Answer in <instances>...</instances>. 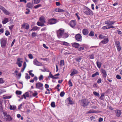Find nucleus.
I'll use <instances>...</instances> for the list:
<instances>
[{
    "label": "nucleus",
    "instance_id": "f257e3e1",
    "mask_svg": "<svg viewBox=\"0 0 122 122\" xmlns=\"http://www.w3.org/2000/svg\"><path fill=\"white\" fill-rule=\"evenodd\" d=\"M40 22H38L37 25L40 26H42L45 25L44 23L46 22L45 18L43 16H41L39 18Z\"/></svg>",
    "mask_w": 122,
    "mask_h": 122
},
{
    "label": "nucleus",
    "instance_id": "f03ea898",
    "mask_svg": "<svg viewBox=\"0 0 122 122\" xmlns=\"http://www.w3.org/2000/svg\"><path fill=\"white\" fill-rule=\"evenodd\" d=\"M0 44L2 48H4L6 46L7 43V40L2 38L0 39Z\"/></svg>",
    "mask_w": 122,
    "mask_h": 122
},
{
    "label": "nucleus",
    "instance_id": "7ed1b4c3",
    "mask_svg": "<svg viewBox=\"0 0 122 122\" xmlns=\"http://www.w3.org/2000/svg\"><path fill=\"white\" fill-rule=\"evenodd\" d=\"M64 29H60L57 31V35L59 38H60L62 37L63 34L64 33Z\"/></svg>",
    "mask_w": 122,
    "mask_h": 122
},
{
    "label": "nucleus",
    "instance_id": "20e7f679",
    "mask_svg": "<svg viewBox=\"0 0 122 122\" xmlns=\"http://www.w3.org/2000/svg\"><path fill=\"white\" fill-rule=\"evenodd\" d=\"M89 103L87 100H81L80 102V104L83 107L86 106Z\"/></svg>",
    "mask_w": 122,
    "mask_h": 122
},
{
    "label": "nucleus",
    "instance_id": "39448f33",
    "mask_svg": "<svg viewBox=\"0 0 122 122\" xmlns=\"http://www.w3.org/2000/svg\"><path fill=\"white\" fill-rule=\"evenodd\" d=\"M36 88L42 90L43 89V84L41 82H38L36 84Z\"/></svg>",
    "mask_w": 122,
    "mask_h": 122
},
{
    "label": "nucleus",
    "instance_id": "423d86ee",
    "mask_svg": "<svg viewBox=\"0 0 122 122\" xmlns=\"http://www.w3.org/2000/svg\"><path fill=\"white\" fill-rule=\"evenodd\" d=\"M84 13L87 15H93V12L88 8H87L85 10Z\"/></svg>",
    "mask_w": 122,
    "mask_h": 122
},
{
    "label": "nucleus",
    "instance_id": "0eeeda50",
    "mask_svg": "<svg viewBox=\"0 0 122 122\" xmlns=\"http://www.w3.org/2000/svg\"><path fill=\"white\" fill-rule=\"evenodd\" d=\"M57 22V20L55 19L52 18L48 20V23L50 24H54Z\"/></svg>",
    "mask_w": 122,
    "mask_h": 122
},
{
    "label": "nucleus",
    "instance_id": "6e6552de",
    "mask_svg": "<svg viewBox=\"0 0 122 122\" xmlns=\"http://www.w3.org/2000/svg\"><path fill=\"white\" fill-rule=\"evenodd\" d=\"M75 37L76 39L78 41H81L82 40V36L80 34L76 35Z\"/></svg>",
    "mask_w": 122,
    "mask_h": 122
},
{
    "label": "nucleus",
    "instance_id": "1a4fd4ad",
    "mask_svg": "<svg viewBox=\"0 0 122 122\" xmlns=\"http://www.w3.org/2000/svg\"><path fill=\"white\" fill-rule=\"evenodd\" d=\"M115 43L118 51H119L121 50V47L119 42L118 41H116Z\"/></svg>",
    "mask_w": 122,
    "mask_h": 122
},
{
    "label": "nucleus",
    "instance_id": "9d476101",
    "mask_svg": "<svg viewBox=\"0 0 122 122\" xmlns=\"http://www.w3.org/2000/svg\"><path fill=\"white\" fill-rule=\"evenodd\" d=\"M4 119L6 121L10 122L12 120L11 117L9 115L6 116L5 117V118Z\"/></svg>",
    "mask_w": 122,
    "mask_h": 122
},
{
    "label": "nucleus",
    "instance_id": "9b49d317",
    "mask_svg": "<svg viewBox=\"0 0 122 122\" xmlns=\"http://www.w3.org/2000/svg\"><path fill=\"white\" fill-rule=\"evenodd\" d=\"M76 25V24L75 20H72L70 22V25L72 27H74Z\"/></svg>",
    "mask_w": 122,
    "mask_h": 122
},
{
    "label": "nucleus",
    "instance_id": "f8f14e48",
    "mask_svg": "<svg viewBox=\"0 0 122 122\" xmlns=\"http://www.w3.org/2000/svg\"><path fill=\"white\" fill-rule=\"evenodd\" d=\"M34 64L36 65L40 66L42 65V64L38 62L36 59L35 60L33 61Z\"/></svg>",
    "mask_w": 122,
    "mask_h": 122
},
{
    "label": "nucleus",
    "instance_id": "ddd939ff",
    "mask_svg": "<svg viewBox=\"0 0 122 122\" xmlns=\"http://www.w3.org/2000/svg\"><path fill=\"white\" fill-rule=\"evenodd\" d=\"M29 94L28 92H26L25 94H24L22 96L21 99H23V97L25 99H26V97H29Z\"/></svg>",
    "mask_w": 122,
    "mask_h": 122
},
{
    "label": "nucleus",
    "instance_id": "4468645a",
    "mask_svg": "<svg viewBox=\"0 0 122 122\" xmlns=\"http://www.w3.org/2000/svg\"><path fill=\"white\" fill-rule=\"evenodd\" d=\"M82 33L84 35H87L89 32L88 30L86 29H84L82 30Z\"/></svg>",
    "mask_w": 122,
    "mask_h": 122
},
{
    "label": "nucleus",
    "instance_id": "2eb2a0df",
    "mask_svg": "<svg viewBox=\"0 0 122 122\" xmlns=\"http://www.w3.org/2000/svg\"><path fill=\"white\" fill-rule=\"evenodd\" d=\"M101 71L103 74V77L104 78H106L107 76V74L106 71L103 69H101Z\"/></svg>",
    "mask_w": 122,
    "mask_h": 122
},
{
    "label": "nucleus",
    "instance_id": "dca6fc26",
    "mask_svg": "<svg viewBox=\"0 0 122 122\" xmlns=\"http://www.w3.org/2000/svg\"><path fill=\"white\" fill-rule=\"evenodd\" d=\"M121 114V111L119 110H117L116 112V115L117 117H119L120 116Z\"/></svg>",
    "mask_w": 122,
    "mask_h": 122
},
{
    "label": "nucleus",
    "instance_id": "f3484780",
    "mask_svg": "<svg viewBox=\"0 0 122 122\" xmlns=\"http://www.w3.org/2000/svg\"><path fill=\"white\" fill-rule=\"evenodd\" d=\"M115 22L114 21H107L105 22V24H107L108 25H112L113 24L115 23Z\"/></svg>",
    "mask_w": 122,
    "mask_h": 122
},
{
    "label": "nucleus",
    "instance_id": "a211bd4d",
    "mask_svg": "<svg viewBox=\"0 0 122 122\" xmlns=\"http://www.w3.org/2000/svg\"><path fill=\"white\" fill-rule=\"evenodd\" d=\"M108 42V38H105L101 41V42L103 44H105L107 43Z\"/></svg>",
    "mask_w": 122,
    "mask_h": 122
},
{
    "label": "nucleus",
    "instance_id": "6ab92c4d",
    "mask_svg": "<svg viewBox=\"0 0 122 122\" xmlns=\"http://www.w3.org/2000/svg\"><path fill=\"white\" fill-rule=\"evenodd\" d=\"M66 101L69 102L68 103L72 104H73V102L71 99L70 97H69L66 99Z\"/></svg>",
    "mask_w": 122,
    "mask_h": 122
},
{
    "label": "nucleus",
    "instance_id": "aec40b11",
    "mask_svg": "<svg viewBox=\"0 0 122 122\" xmlns=\"http://www.w3.org/2000/svg\"><path fill=\"white\" fill-rule=\"evenodd\" d=\"M3 12L6 15H8L10 14V13L7 10L4 8L2 9Z\"/></svg>",
    "mask_w": 122,
    "mask_h": 122
},
{
    "label": "nucleus",
    "instance_id": "412c9836",
    "mask_svg": "<svg viewBox=\"0 0 122 122\" xmlns=\"http://www.w3.org/2000/svg\"><path fill=\"white\" fill-rule=\"evenodd\" d=\"M79 46L80 45L79 44L76 43H75L72 45L73 47L77 48H79Z\"/></svg>",
    "mask_w": 122,
    "mask_h": 122
},
{
    "label": "nucleus",
    "instance_id": "4be33fe9",
    "mask_svg": "<svg viewBox=\"0 0 122 122\" xmlns=\"http://www.w3.org/2000/svg\"><path fill=\"white\" fill-rule=\"evenodd\" d=\"M22 27L26 29H28L29 27V25L27 24L22 25Z\"/></svg>",
    "mask_w": 122,
    "mask_h": 122
},
{
    "label": "nucleus",
    "instance_id": "5701e85b",
    "mask_svg": "<svg viewBox=\"0 0 122 122\" xmlns=\"http://www.w3.org/2000/svg\"><path fill=\"white\" fill-rule=\"evenodd\" d=\"M49 77L51 78L52 79H56L58 78V77H55L53 76L52 74H51V72H50L49 76H48V78H49Z\"/></svg>",
    "mask_w": 122,
    "mask_h": 122
},
{
    "label": "nucleus",
    "instance_id": "b1692460",
    "mask_svg": "<svg viewBox=\"0 0 122 122\" xmlns=\"http://www.w3.org/2000/svg\"><path fill=\"white\" fill-rule=\"evenodd\" d=\"M77 71L75 69H74L73 71L71 74L70 75L71 76H72L74 75L77 73Z\"/></svg>",
    "mask_w": 122,
    "mask_h": 122
},
{
    "label": "nucleus",
    "instance_id": "393cba45",
    "mask_svg": "<svg viewBox=\"0 0 122 122\" xmlns=\"http://www.w3.org/2000/svg\"><path fill=\"white\" fill-rule=\"evenodd\" d=\"M56 11L58 12H62L64 11V10L60 8H56L55 10Z\"/></svg>",
    "mask_w": 122,
    "mask_h": 122
},
{
    "label": "nucleus",
    "instance_id": "a878e982",
    "mask_svg": "<svg viewBox=\"0 0 122 122\" xmlns=\"http://www.w3.org/2000/svg\"><path fill=\"white\" fill-rule=\"evenodd\" d=\"M21 76V73H20L15 74V77L18 79H20Z\"/></svg>",
    "mask_w": 122,
    "mask_h": 122
},
{
    "label": "nucleus",
    "instance_id": "bb28decb",
    "mask_svg": "<svg viewBox=\"0 0 122 122\" xmlns=\"http://www.w3.org/2000/svg\"><path fill=\"white\" fill-rule=\"evenodd\" d=\"M8 19L7 18H5L4 19V20L2 21V23L3 24H6L8 22Z\"/></svg>",
    "mask_w": 122,
    "mask_h": 122
},
{
    "label": "nucleus",
    "instance_id": "cd10ccee",
    "mask_svg": "<svg viewBox=\"0 0 122 122\" xmlns=\"http://www.w3.org/2000/svg\"><path fill=\"white\" fill-rule=\"evenodd\" d=\"M26 66V64L25 62H24L23 64V68H22L21 70V72H23L24 71Z\"/></svg>",
    "mask_w": 122,
    "mask_h": 122
},
{
    "label": "nucleus",
    "instance_id": "c85d7f7f",
    "mask_svg": "<svg viewBox=\"0 0 122 122\" xmlns=\"http://www.w3.org/2000/svg\"><path fill=\"white\" fill-rule=\"evenodd\" d=\"M97 66L99 68H100L101 67V65L102 63L100 62H99L98 61H97Z\"/></svg>",
    "mask_w": 122,
    "mask_h": 122
},
{
    "label": "nucleus",
    "instance_id": "c756f323",
    "mask_svg": "<svg viewBox=\"0 0 122 122\" xmlns=\"http://www.w3.org/2000/svg\"><path fill=\"white\" fill-rule=\"evenodd\" d=\"M68 36V34L66 33H64L62 37L63 38H66Z\"/></svg>",
    "mask_w": 122,
    "mask_h": 122
},
{
    "label": "nucleus",
    "instance_id": "7c9ffc66",
    "mask_svg": "<svg viewBox=\"0 0 122 122\" xmlns=\"http://www.w3.org/2000/svg\"><path fill=\"white\" fill-rule=\"evenodd\" d=\"M40 1V0H32V1L33 3L34 4H38L39 3Z\"/></svg>",
    "mask_w": 122,
    "mask_h": 122
},
{
    "label": "nucleus",
    "instance_id": "2f4dec72",
    "mask_svg": "<svg viewBox=\"0 0 122 122\" xmlns=\"http://www.w3.org/2000/svg\"><path fill=\"white\" fill-rule=\"evenodd\" d=\"M99 75V73L97 71L95 73L93 74L92 75V77H95L97 75Z\"/></svg>",
    "mask_w": 122,
    "mask_h": 122
},
{
    "label": "nucleus",
    "instance_id": "473e14b6",
    "mask_svg": "<svg viewBox=\"0 0 122 122\" xmlns=\"http://www.w3.org/2000/svg\"><path fill=\"white\" fill-rule=\"evenodd\" d=\"M64 61L61 60L60 61V65L61 66H62L64 65Z\"/></svg>",
    "mask_w": 122,
    "mask_h": 122
},
{
    "label": "nucleus",
    "instance_id": "72a5a7b5",
    "mask_svg": "<svg viewBox=\"0 0 122 122\" xmlns=\"http://www.w3.org/2000/svg\"><path fill=\"white\" fill-rule=\"evenodd\" d=\"M38 27L37 26H35L32 28V29H31V31L33 30L34 31H35L38 29Z\"/></svg>",
    "mask_w": 122,
    "mask_h": 122
},
{
    "label": "nucleus",
    "instance_id": "f704fd0d",
    "mask_svg": "<svg viewBox=\"0 0 122 122\" xmlns=\"http://www.w3.org/2000/svg\"><path fill=\"white\" fill-rule=\"evenodd\" d=\"M89 35L91 36H94V32L92 31H91L89 33Z\"/></svg>",
    "mask_w": 122,
    "mask_h": 122
},
{
    "label": "nucleus",
    "instance_id": "c9c22d12",
    "mask_svg": "<svg viewBox=\"0 0 122 122\" xmlns=\"http://www.w3.org/2000/svg\"><path fill=\"white\" fill-rule=\"evenodd\" d=\"M51 106L53 107H55V103L54 102H52L51 104Z\"/></svg>",
    "mask_w": 122,
    "mask_h": 122
},
{
    "label": "nucleus",
    "instance_id": "e433bc0d",
    "mask_svg": "<svg viewBox=\"0 0 122 122\" xmlns=\"http://www.w3.org/2000/svg\"><path fill=\"white\" fill-rule=\"evenodd\" d=\"M3 113L4 115V117H6L9 115L6 112L4 111H3Z\"/></svg>",
    "mask_w": 122,
    "mask_h": 122
},
{
    "label": "nucleus",
    "instance_id": "4c0bfd02",
    "mask_svg": "<svg viewBox=\"0 0 122 122\" xmlns=\"http://www.w3.org/2000/svg\"><path fill=\"white\" fill-rule=\"evenodd\" d=\"M22 92L20 91H16L15 93L17 95H21Z\"/></svg>",
    "mask_w": 122,
    "mask_h": 122
},
{
    "label": "nucleus",
    "instance_id": "58836bf2",
    "mask_svg": "<svg viewBox=\"0 0 122 122\" xmlns=\"http://www.w3.org/2000/svg\"><path fill=\"white\" fill-rule=\"evenodd\" d=\"M30 76L28 75V73H25V78L26 79H29L30 78Z\"/></svg>",
    "mask_w": 122,
    "mask_h": 122
},
{
    "label": "nucleus",
    "instance_id": "ea45409f",
    "mask_svg": "<svg viewBox=\"0 0 122 122\" xmlns=\"http://www.w3.org/2000/svg\"><path fill=\"white\" fill-rule=\"evenodd\" d=\"M88 57L90 59H93L94 58V56L93 54H91L89 55L88 56Z\"/></svg>",
    "mask_w": 122,
    "mask_h": 122
},
{
    "label": "nucleus",
    "instance_id": "a19ab883",
    "mask_svg": "<svg viewBox=\"0 0 122 122\" xmlns=\"http://www.w3.org/2000/svg\"><path fill=\"white\" fill-rule=\"evenodd\" d=\"M37 33L35 32H33L32 33L31 36L33 37L36 36Z\"/></svg>",
    "mask_w": 122,
    "mask_h": 122
},
{
    "label": "nucleus",
    "instance_id": "79ce46f5",
    "mask_svg": "<svg viewBox=\"0 0 122 122\" xmlns=\"http://www.w3.org/2000/svg\"><path fill=\"white\" fill-rule=\"evenodd\" d=\"M5 82L4 81L2 78H0V84L4 83Z\"/></svg>",
    "mask_w": 122,
    "mask_h": 122
},
{
    "label": "nucleus",
    "instance_id": "37998d69",
    "mask_svg": "<svg viewBox=\"0 0 122 122\" xmlns=\"http://www.w3.org/2000/svg\"><path fill=\"white\" fill-rule=\"evenodd\" d=\"M81 57H77L76 58V60L78 62H80V61L81 60Z\"/></svg>",
    "mask_w": 122,
    "mask_h": 122
},
{
    "label": "nucleus",
    "instance_id": "c03bdc74",
    "mask_svg": "<svg viewBox=\"0 0 122 122\" xmlns=\"http://www.w3.org/2000/svg\"><path fill=\"white\" fill-rule=\"evenodd\" d=\"M68 84L69 86H72V84L71 82V80H70L69 81H68Z\"/></svg>",
    "mask_w": 122,
    "mask_h": 122
},
{
    "label": "nucleus",
    "instance_id": "a18cd8bd",
    "mask_svg": "<svg viewBox=\"0 0 122 122\" xmlns=\"http://www.w3.org/2000/svg\"><path fill=\"white\" fill-rule=\"evenodd\" d=\"M78 49V50L79 51H81L82 50H83L84 49V48L83 47H79V48Z\"/></svg>",
    "mask_w": 122,
    "mask_h": 122
},
{
    "label": "nucleus",
    "instance_id": "49530a36",
    "mask_svg": "<svg viewBox=\"0 0 122 122\" xmlns=\"http://www.w3.org/2000/svg\"><path fill=\"white\" fill-rule=\"evenodd\" d=\"M41 6V5L39 4L37 5L36 6H34V8L35 9H36V8H38V7H40Z\"/></svg>",
    "mask_w": 122,
    "mask_h": 122
},
{
    "label": "nucleus",
    "instance_id": "de8ad7c7",
    "mask_svg": "<svg viewBox=\"0 0 122 122\" xmlns=\"http://www.w3.org/2000/svg\"><path fill=\"white\" fill-rule=\"evenodd\" d=\"M65 94V93L64 92H62L60 93V95L61 97H63L64 96Z\"/></svg>",
    "mask_w": 122,
    "mask_h": 122
},
{
    "label": "nucleus",
    "instance_id": "09e8293b",
    "mask_svg": "<svg viewBox=\"0 0 122 122\" xmlns=\"http://www.w3.org/2000/svg\"><path fill=\"white\" fill-rule=\"evenodd\" d=\"M22 59L20 58H18L17 59V62H19L20 63H22L23 62V61L22 60Z\"/></svg>",
    "mask_w": 122,
    "mask_h": 122
},
{
    "label": "nucleus",
    "instance_id": "8fccbe9b",
    "mask_svg": "<svg viewBox=\"0 0 122 122\" xmlns=\"http://www.w3.org/2000/svg\"><path fill=\"white\" fill-rule=\"evenodd\" d=\"M94 94L96 96H99V93L97 92H93Z\"/></svg>",
    "mask_w": 122,
    "mask_h": 122
},
{
    "label": "nucleus",
    "instance_id": "3c124183",
    "mask_svg": "<svg viewBox=\"0 0 122 122\" xmlns=\"http://www.w3.org/2000/svg\"><path fill=\"white\" fill-rule=\"evenodd\" d=\"M116 78L118 79H120L121 78V77L119 75H117L116 76Z\"/></svg>",
    "mask_w": 122,
    "mask_h": 122
},
{
    "label": "nucleus",
    "instance_id": "603ef678",
    "mask_svg": "<svg viewBox=\"0 0 122 122\" xmlns=\"http://www.w3.org/2000/svg\"><path fill=\"white\" fill-rule=\"evenodd\" d=\"M10 32L8 30H6L5 31V35L6 36H7L8 35H10Z\"/></svg>",
    "mask_w": 122,
    "mask_h": 122
},
{
    "label": "nucleus",
    "instance_id": "864d4df0",
    "mask_svg": "<svg viewBox=\"0 0 122 122\" xmlns=\"http://www.w3.org/2000/svg\"><path fill=\"white\" fill-rule=\"evenodd\" d=\"M22 63H20L19 62H17L16 63L18 65V66L19 67H21L22 66Z\"/></svg>",
    "mask_w": 122,
    "mask_h": 122
},
{
    "label": "nucleus",
    "instance_id": "5fc2aeb1",
    "mask_svg": "<svg viewBox=\"0 0 122 122\" xmlns=\"http://www.w3.org/2000/svg\"><path fill=\"white\" fill-rule=\"evenodd\" d=\"M99 38L100 39H102L104 38L105 36H103L102 35H100L99 36Z\"/></svg>",
    "mask_w": 122,
    "mask_h": 122
},
{
    "label": "nucleus",
    "instance_id": "6e6d98bb",
    "mask_svg": "<svg viewBox=\"0 0 122 122\" xmlns=\"http://www.w3.org/2000/svg\"><path fill=\"white\" fill-rule=\"evenodd\" d=\"M27 7L30 8V3H27Z\"/></svg>",
    "mask_w": 122,
    "mask_h": 122
},
{
    "label": "nucleus",
    "instance_id": "4d7b16f0",
    "mask_svg": "<svg viewBox=\"0 0 122 122\" xmlns=\"http://www.w3.org/2000/svg\"><path fill=\"white\" fill-rule=\"evenodd\" d=\"M14 26V25H10V26H9V29L11 30L13 28V27Z\"/></svg>",
    "mask_w": 122,
    "mask_h": 122
},
{
    "label": "nucleus",
    "instance_id": "13d9d810",
    "mask_svg": "<svg viewBox=\"0 0 122 122\" xmlns=\"http://www.w3.org/2000/svg\"><path fill=\"white\" fill-rule=\"evenodd\" d=\"M56 5L57 6H60L61 5L60 3L59 2H56Z\"/></svg>",
    "mask_w": 122,
    "mask_h": 122
},
{
    "label": "nucleus",
    "instance_id": "bf43d9fd",
    "mask_svg": "<svg viewBox=\"0 0 122 122\" xmlns=\"http://www.w3.org/2000/svg\"><path fill=\"white\" fill-rule=\"evenodd\" d=\"M43 79V76L42 75H41L39 77V79L40 80H42Z\"/></svg>",
    "mask_w": 122,
    "mask_h": 122
},
{
    "label": "nucleus",
    "instance_id": "052dcab7",
    "mask_svg": "<svg viewBox=\"0 0 122 122\" xmlns=\"http://www.w3.org/2000/svg\"><path fill=\"white\" fill-rule=\"evenodd\" d=\"M45 87L47 89L49 87V86L48 84H46L45 85Z\"/></svg>",
    "mask_w": 122,
    "mask_h": 122
},
{
    "label": "nucleus",
    "instance_id": "680f3d73",
    "mask_svg": "<svg viewBox=\"0 0 122 122\" xmlns=\"http://www.w3.org/2000/svg\"><path fill=\"white\" fill-rule=\"evenodd\" d=\"M101 78H100L97 80V82L99 83H101Z\"/></svg>",
    "mask_w": 122,
    "mask_h": 122
},
{
    "label": "nucleus",
    "instance_id": "e2e57ef3",
    "mask_svg": "<svg viewBox=\"0 0 122 122\" xmlns=\"http://www.w3.org/2000/svg\"><path fill=\"white\" fill-rule=\"evenodd\" d=\"M94 118V117L93 116H92L90 117V119L91 120V121H92V120H93Z\"/></svg>",
    "mask_w": 122,
    "mask_h": 122
},
{
    "label": "nucleus",
    "instance_id": "0e129e2a",
    "mask_svg": "<svg viewBox=\"0 0 122 122\" xmlns=\"http://www.w3.org/2000/svg\"><path fill=\"white\" fill-rule=\"evenodd\" d=\"M20 2H24L25 3H26L27 1L26 0H20Z\"/></svg>",
    "mask_w": 122,
    "mask_h": 122
},
{
    "label": "nucleus",
    "instance_id": "69168bd1",
    "mask_svg": "<svg viewBox=\"0 0 122 122\" xmlns=\"http://www.w3.org/2000/svg\"><path fill=\"white\" fill-rule=\"evenodd\" d=\"M37 93L36 92H35V93H33L32 95L34 97H35L37 95Z\"/></svg>",
    "mask_w": 122,
    "mask_h": 122
},
{
    "label": "nucleus",
    "instance_id": "338daca9",
    "mask_svg": "<svg viewBox=\"0 0 122 122\" xmlns=\"http://www.w3.org/2000/svg\"><path fill=\"white\" fill-rule=\"evenodd\" d=\"M103 120V119L102 118L100 117L99 118V120H98L99 122H101Z\"/></svg>",
    "mask_w": 122,
    "mask_h": 122
},
{
    "label": "nucleus",
    "instance_id": "774afa93",
    "mask_svg": "<svg viewBox=\"0 0 122 122\" xmlns=\"http://www.w3.org/2000/svg\"><path fill=\"white\" fill-rule=\"evenodd\" d=\"M43 46L46 49H48V47L45 44H43Z\"/></svg>",
    "mask_w": 122,
    "mask_h": 122
}]
</instances>
